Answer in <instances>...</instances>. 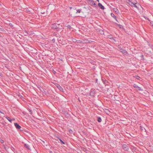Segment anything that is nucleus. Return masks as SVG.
I'll list each match as a JSON object with an SVG mask.
<instances>
[{
    "mask_svg": "<svg viewBox=\"0 0 153 153\" xmlns=\"http://www.w3.org/2000/svg\"><path fill=\"white\" fill-rule=\"evenodd\" d=\"M127 2L131 7H134L137 8H138V7L137 4H138L137 2L135 1V2H133L132 0H127Z\"/></svg>",
    "mask_w": 153,
    "mask_h": 153,
    "instance_id": "1",
    "label": "nucleus"
},
{
    "mask_svg": "<svg viewBox=\"0 0 153 153\" xmlns=\"http://www.w3.org/2000/svg\"><path fill=\"white\" fill-rule=\"evenodd\" d=\"M59 25V24H58L56 23H54L51 25V27L52 28L56 29L58 27Z\"/></svg>",
    "mask_w": 153,
    "mask_h": 153,
    "instance_id": "2",
    "label": "nucleus"
},
{
    "mask_svg": "<svg viewBox=\"0 0 153 153\" xmlns=\"http://www.w3.org/2000/svg\"><path fill=\"white\" fill-rule=\"evenodd\" d=\"M56 85L59 90L62 92H64L63 88L59 85L56 84Z\"/></svg>",
    "mask_w": 153,
    "mask_h": 153,
    "instance_id": "3",
    "label": "nucleus"
},
{
    "mask_svg": "<svg viewBox=\"0 0 153 153\" xmlns=\"http://www.w3.org/2000/svg\"><path fill=\"white\" fill-rule=\"evenodd\" d=\"M133 87L134 88H137V90L139 91H143V89L142 88L138 86L136 84H134L133 85Z\"/></svg>",
    "mask_w": 153,
    "mask_h": 153,
    "instance_id": "4",
    "label": "nucleus"
},
{
    "mask_svg": "<svg viewBox=\"0 0 153 153\" xmlns=\"http://www.w3.org/2000/svg\"><path fill=\"white\" fill-rule=\"evenodd\" d=\"M122 147L126 151H128L129 149V147L128 146L125 144H123V145Z\"/></svg>",
    "mask_w": 153,
    "mask_h": 153,
    "instance_id": "5",
    "label": "nucleus"
},
{
    "mask_svg": "<svg viewBox=\"0 0 153 153\" xmlns=\"http://www.w3.org/2000/svg\"><path fill=\"white\" fill-rule=\"evenodd\" d=\"M120 52L122 53H123L125 55H126L127 54V52L125 50L120 49Z\"/></svg>",
    "mask_w": 153,
    "mask_h": 153,
    "instance_id": "6",
    "label": "nucleus"
},
{
    "mask_svg": "<svg viewBox=\"0 0 153 153\" xmlns=\"http://www.w3.org/2000/svg\"><path fill=\"white\" fill-rule=\"evenodd\" d=\"M14 126L16 128L18 129H20L21 128V126L16 123H14Z\"/></svg>",
    "mask_w": 153,
    "mask_h": 153,
    "instance_id": "7",
    "label": "nucleus"
},
{
    "mask_svg": "<svg viewBox=\"0 0 153 153\" xmlns=\"http://www.w3.org/2000/svg\"><path fill=\"white\" fill-rule=\"evenodd\" d=\"M95 94V91L94 90L91 89L90 91V94L91 96H93Z\"/></svg>",
    "mask_w": 153,
    "mask_h": 153,
    "instance_id": "8",
    "label": "nucleus"
},
{
    "mask_svg": "<svg viewBox=\"0 0 153 153\" xmlns=\"http://www.w3.org/2000/svg\"><path fill=\"white\" fill-rule=\"evenodd\" d=\"M98 6L100 7V8L102 10H103L104 9V7L100 3H99L98 4Z\"/></svg>",
    "mask_w": 153,
    "mask_h": 153,
    "instance_id": "9",
    "label": "nucleus"
},
{
    "mask_svg": "<svg viewBox=\"0 0 153 153\" xmlns=\"http://www.w3.org/2000/svg\"><path fill=\"white\" fill-rule=\"evenodd\" d=\"M111 16L112 17H113L114 19L116 21H117V19L116 17V16L114 15L113 13H111Z\"/></svg>",
    "mask_w": 153,
    "mask_h": 153,
    "instance_id": "10",
    "label": "nucleus"
},
{
    "mask_svg": "<svg viewBox=\"0 0 153 153\" xmlns=\"http://www.w3.org/2000/svg\"><path fill=\"white\" fill-rule=\"evenodd\" d=\"M7 119L10 123L12 122V120H11L10 117H9L6 116L5 117Z\"/></svg>",
    "mask_w": 153,
    "mask_h": 153,
    "instance_id": "11",
    "label": "nucleus"
},
{
    "mask_svg": "<svg viewBox=\"0 0 153 153\" xmlns=\"http://www.w3.org/2000/svg\"><path fill=\"white\" fill-rule=\"evenodd\" d=\"M113 10L116 13H118L119 12L117 8H114Z\"/></svg>",
    "mask_w": 153,
    "mask_h": 153,
    "instance_id": "12",
    "label": "nucleus"
},
{
    "mask_svg": "<svg viewBox=\"0 0 153 153\" xmlns=\"http://www.w3.org/2000/svg\"><path fill=\"white\" fill-rule=\"evenodd\" d=\"M101 117H98V119H97V121L99 122H101Z\"/></svg>",
    "mask_w": 153,
    "mask_h": 153,
    "instance_id": "13",
    "label": "nucleus"
},
{
    "mask_svg": "<svg viewBox=\"0 0 153 153\" xmlns=\"http://www.w3.org/2000/svg\"><path fill=\"white\" fill-rule=\"evenodd\" d=\"M25 146L26 148H27L28 149H29V146L28 144H25Z\"/></svg>",
    "mask_w": 153,
    "mask_h": 153,
    "instance_id": "14",
    "label": "nucleus"
},
{
    "mask_svg": "<svg viewBox=\"0 0 153 153\" xmlns=\"http://www.w3.org/2000/svg\"><path fill=\"white\" fill-rule=\"evenodd\" d=\"M81 10H82L81 9H79L77 10L76 13H80L81 12Z\"/></svg>",
    "mask_w": 153,
    "mask_h": 153,
    "instance_id": "15",
    "label": "nucleus"
},
{
    "mask_svg": "<svg viewBox=\"0 0 153 153\" xmlns=\"http://www.w3.org/2000/svg\"><path fill=\"white\" fill-rule=\"evenodd\" d=\"M58 139H59V141H60V142L62 143L63 144H65V143L63 141H62L60 138H58Z\"/></svg>",
    "mask_w": 153,
    "mask_h": 153,
    "instance_id": "16",
    "label": "nucleus"
},
{
    "mask_svg": "<svg viewBox=\"0 0 153 153\" xmlns=\"http://www.w3.org/2000/svg\"><path fill=\"white\" fill-rule=\"evenodd\" d=\"M24 33L25 36H27L28 34V33L26 31H25Z\"/></svg>",
    "mask_w": 153,
    "mask_h": 153,
    "instance_id": "17",
    "label": "nucleus"
},
{
    "mask_svg": "<svg viewBox=\"0 0 153 153\" xmlns=\"http://www.w3.org/2000/svg\"><path fill=\"white\" fill-rule=\"evenodd\" d=\"M72 41L74 42H75L77 41V40H76V39H72Z\"/></svg>",
    "mask_w": 153,
    "mask_h": 153,
    "instance_id": "18",
    "label": "nucleus"
},
{
    "mask_svg": "<svg viewBox=\"0 0 153 153\" xmlns=\"http://www.w3.org/2000/svg\"><path fill=\"white\" fill-rule=\"evenodd\" d=\"M136 78L137 79L139 80L140 79V78L138 76H137L136 77Z\"/></svg>",
    "mask_w": 153,
    "mask_h": 153,
    "instance_id": "19",
    "label": "nucleus"
},
{
    "mask_svg": "<svg viewBox=\"0 0 153 153\" xmlns=\"http://www.w3.org/2000/svg\"><path fill=\"white\" fill-rule=\"evenodd\" d=\"M91 3H92V4H93L94 5H96V4L95 3V2H94V1H91Z\"/></svg>",
    "mask_w": 153,
    "mask_h": 153,
    "instance_id": "20",
    "label": "nucleus"
},
{
    "mask_svg": "<svg viewBox=\"0 0 153 153\" xmlns=\"http://www.w3.org/2000/svg\"><path fill=\"white\" fill-rule=\"evenodd\" d=\"M105 110V111L107 113H109V112H110L108 110L106 109Z\"/></svg>",
    "mask_w": 153,
    "mask_h": 153,
    "instance_id": "21",
    "label": "nucleus"
},
{
    "mask_svg": "<svg viewBox=\"0 0 153 153\" xmlns=\"http://www.w3.org/2000/svg\"><path fill=\"white\" fill-rule=\"evenodd\" d=\"M140 128L142 130H143V129H144L145 130V128H143V127H142L141 126H140Z\"/></svg>",
    "mask_w": 153,
    "mask_h": 153,
    "instance_id": "22",
    "label": "nucleus"
},
{
    "mask_svg": "<svg viewBox=\"0 0 153 153\" xmlns=\"http://www.w3.org/2000/svg\"><path fill=\"white\" fill-rule=\"evenodd\" d=\"M69 132L71 133H72L73 132V131L71 130L70 129L69 130Z\"/></svg>",
    "mask_w": 153,
    "mask_h": 153,
    "instance_id": "23",
    "label": "nucleus"
},
{
    "mask_svg": "<svg viewBox=\"0 0 153 153\" xmlns=\"http://www.w3.org/2000/svg\"><path fill=\"white\" fill-rule=\"evenodd\" d=\"M1 143H4V141L2 140H1Z\"/></svg>",
    "mask_w": 153,
    "mask_h": 153,
    "instance_id": "24",
    "label": "nucleus"
},
{
    "mask_svg": "<svg viewBox=\"0 0 153 153\" xmlns=\"http://www.w3.org/2000/svg\"><path fill=\"white\" fill-rule=\"evenodd\" d=\"M0 113H2V114H4V113H3V112H2L0 110Z\"/></svg>",
    "mask_w": 153,
    "mask_h": 153,
    "instance_id": "25",
    "label": "nucleus"
},
{
    "mask_svg": "<svg viewBox=\"0 0 153 153\" xmlns=\"http://www.w3.org/2000/svg\"><path fill=\"white\" fill-rule=\"evenodd\" d=\"M52 41H53V42H55V39H52Z\"/></svg>",
    "mask_w": 153,
    "mask_h": 153,
    "instance_id": "26",
    "label": "nucleus"
},
{
    "mask_svg": "<svg viewBox=\"0 0 153 153\" xmlns=\"http://www.w3.org/2000/svg\"><path fill=\"white\" fill-rule=\"evenodd\" d=\"M151 23L152 24V25H153V22L152 23V22H151Z\"/></svg>",
    "mask_w": 153,
    "mask_h": 153,
    "instance_id": "27",
    "label": "nucleus"
},
{
    "mask_svg": "<svg viewBox=\"0 0 153 153\" xmlns=\"http://www.w3.org/2000/svg\"><path fill=\"white\" fill-rule=\"evenodd\" d=\"M53 72L55 74V73H56V72L55 71H54Z\"/></svg>",
    "mask_w": 153,
    "mask_h": 153,
    "instance_id": "28",
    "label": "nucleus"
},
{
    "mask_svg": "<svg viewBox=\"0 0 153 153\" xmlns=\"http://www.w3.org/2000/svg\"><path fill=\"white\" fill-rule=\"evenodd\" d=\"M97 79H96V82H97Z\"/></svg>",
    "mask_w": 153,
    "mask_h": 153,
    "instance_id": "29",
    "label": "nucleus"
},
{
    "mask_svg": "<svg viewBox=\"0 0 153 153\" xmlns=\"http://www.w3.org/2000/svg\"><path fill=\"white\" fill-rule=\"evenodd\" d=\"M70 27V26H69L68 27Z\"/></svg>",
    "mask_w": 153,
    "mask_h": 153,
    "instance_id": "30",
    "label": "nucleus"
},
{
    "mask_svg": "<svg viewBox=\"0 0 153 153\" xmlns=\"http://www.w3.org/2000/svg\"><path fill=\"white\" fill-rule=\"evenodd\" d=\"M70 27V26H69L68 27Z\"/></svg>",
    "mask_w": 153,
    "mask_h": 153,
    "instance_id": "31",
    "label": "nucleus"
},
{
    "mask_svg": "<svg viewBox=\"0 0 153 153\" xmlns=\"http://www.w3.org/2000/svg\"><path fill=\"white\" fill-rule=\"evenodd\" d=\"M70 27V26H69L68 27Z\"/></svg>",
    "mask_w": 153,
    "mask_h": 153,
    "instance_id": "32",
    "label": "nucleus"
},
{
    "mask_svg": "<svg viewBox=\"0 0 153 153\" xmlns=\"http://www.w3.org/2000/svg\"><path fill=\"white\" fill-rule=\"evenodd\" d=\"M152 26H153V25H152Z\"/></svg>",
    "mask_w": 153,
    "mask_h": 153,
    "instance_id": "33",
    "label": "nucleus"
},
{
    "mask_svg": "<svg viewBox=\"0 0 153 153\" xmlns=\"http://www.w3.org/2000/svg\"><path fill=\"white\" fill-rule=\"evenodd\" d=\"M1 53V52H0V53Z\"/></svg>",
    "mask_w": 153,
    "mask_h": 153,
    "instance_id": "34",
    "label": "nucleus"
}]
</instances>
